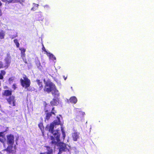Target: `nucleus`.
<instances>
[{"mask_svg":"<svg viewBox=\"0 0 154 154\" xmlns=\"http://www.w3.org/2000/svg\"><path fill=\"white\" fill-rule=\"evenodd\" d=\"M60 117L57 116V119L55 120L50 125H48L45 128V130L52 134V135L51 136V143L54 147H57L59 149V152L58 154H60L63 151H69L70 149V147L68 145L60 142L59 139L60 134L58 131H53L54 127L56 128L57 125H61L60 121Z\"/></svg>","mask_w":154,"mask_h":154,"instance_id":"nucleus-1","label":"nucleus"},{"mask_svg":"<svg viewBox=\"0 0 154 154\" xmlns=\"http://www.w3.org/2000/svg\"><path fill=\"white\" fill-rule=\"evenodd\" d=\"M44 82L45 84L44 91L48 93L51 92L53 96L56 97L59 96L60 93L59 91L56 89L55 85L50 81H46L44 79Z\"/></svg>","mask_w":154,"mask_h":154,"instance_id":"nucleus-2","label":"nucleus"},{"mask_svg":"<svg viewBox=\"0 0 154 154\" xmlns=\"http://www.w3.org/2000/svg\"><path fill=\"white\" fill-rule=\"evenodd\" d=\"M23 79H21L20 80L21 85L23 88L29 91L28 88L30 85V80L26 76L23 77Z\"/></svg>","mask_w":154,"mask_h":154,"instance_id":"nucleus-3","label":"nucleus"},{"mask_svg":"<svg viewBox=\"0 0 154 154\" xmlns=\"http://www.w3.org/2000/svg\"><path fill=\"white\" fill-rule=\"evenodd\" d=\"M74 112L76 113L75 120L77 121H79L82 120L83 116L85 115L84 112L79 110L78 109L75 108L74 110Z\"/></svg>","mask_w":154,"mask_h":154,"instance_id":"nucleus-4","label":"nucleus"},{"mask_svg":"<svg viewBox=\"0 0 154 154\" xmlns=\"http://www.w3.org/2000/svg\"><path fill=\"white\" fill-rule=\"evenodd\" d=\"M5 67L6 68H8L11 62V57L9 53H8L7 56L4 60Z\"/></svg>","mask_w":154,"mask_h":154,"instance_id":"nucleus-5","label":"nucleus"},{"mask_svg":"<svg viewBox=\"0 0 154 154\" xmlns=\"http://www.w3.org/2000/svg\"><path fill=\"white\" fill-rule=\"evenodd\" d=\"M14 137L13 135L10 134L7 136V143L8 145H13L14 142Z\"/></svg>","mask_w":154,"mask_h":154,"instance_id":"nucleus-6","label":"nucleus"},{"mask_svg":"<svg viewBox=\"0 0 154 154\" xmlns=\"http://www.w3.org/2000/svg\"><path fill=\"white\" fill-rule=\"evenodd\" d=\"M54 97L52 101L50 102L52 106L57 105L59 104L58 97L59 96L56 97L54 96Z\"/></svg>","mask_w":154,"mask_h":154,"instance_id":"nucleus-7","label":"nucleus"},{"mask_svg":"<svg viewBox=\"0 0 154 154\" xmlns=\"http://www.w3.org/2000/svg\"><path fill=\"white\" fill-rule=\"evenodd\" d=\"M79 133L75 131L72 133V137L74 141H77L79 138Z\"/></svg>","mask_w":154,"mask_h":154,"instance_id":"nucleus-8","label":"nucleus"},{"mask_svg":"<svg viewBox=\"0 0 154 154\" xmlns=\"http://www.w3.org/2000/svg\"><path fill=\"white\" fill-rule=\"evenodd\" d=\"M56 113L55 111L54 110V108H53L52 109V112H51L47 113L46 114V120H48L49 119L50 117L52 116V115H55V113Z\"/></svg>","mask_w":154,"mask_h":154,"instance_id":"nucleus-9","label":"nucleus"},{"mask_svg":"<svg viewBox=\"0 0 154 154\" xmlns=\"http://www.w3.org/2000/svg\"><path fill=\"white\" fill-rule=\"evenodd\" d=\"M7 100L10 104L12 105V106H15V100H14V97L13 96L11 97L8 99H7Z\"/></svg>","mask_w":154,"mask_h":154,"instance_id":"nucleus-10","label":"nucleus"},{"mask_svg":"<svg viewBox=\"0 0 154 154\" xmlns=\"http://www.w3.org/2000/svg\"><path fill=\"white\" fill-rule=\"evenodd\" d=\"M9 146L8 147L7 149H5L4 150V151H6L8 153H12L13 152V145H8Z\"/></svg>","mask_w":154,"mask_h":154,"instance_id":"nucleus-11","label":"nucleus"},{"mask_svg":"<svg viewBox=\"0 0 154 154\" xmlns=\"http://www.w3.org/2000/svg\"><path fill=\"white\" fill-rule=\"evenodd\" d=\"M45 147L47 150V152H45L44 153H41L40 154H51L52 153V149L49 146H46Z\"/></svg>","mask_w":154,"mask_h":154,"instance_id":"nucleus-12","label":"nucleus"},{"mask_svg":"<svg viewBox=\"0 0 154 154\" xmlns=\"http://www.w3.org/2000/svg\"><path fill=\"white\" fill-rule=\"evenodd\" d=\"M19 50L21 51V55L22 58L23 60L25 57L26 49L24 48H20Z\"/></svg>","mask_w":154,"mask_h":154,"instance_id":"nucleus-13","label":"nucleus"},{"mask_svg":"<svg viewBox=\"0 0 154 154\" xmlns=\"http://www.w3.org/2000/svg\"><path fill=\"white\" fill-rule=\"evenodd\" d=\"M46 54L49 57L50 59L51 60H56V57L53 54L50 52H47Z\"/></svg>","mask_w":154,"mask_h":154,"instance_id":"nucleus-14","label":"nucleus"},{"mask_svg":"<svg viewBox=\"0 0 154 154\" xmlns=\"http://www.w3.org/2000/svg\"><path fill=\"white\" fill-rule=\"evenodd\" d=\"M5 32L2 30H0V39H3L5 35Z\"/></svg>","mask_w":154,"mask_h":154,"instance_id":"nucleus-15","label":"nucleus"},{"mask_svg":"<svg viewBox=\"0 0 154 154\" xmlns=\"http://www.w3.org/2000/svg\"><path fill=\"white\" fill-rule=\"evenodd\" d=\"M69 101L71 103L75 104L77 101V99L76 97L73 96L70 98Z\"/></svg>","mask_w":154,"mask_h":154,"instance_id":"nucleus-16","label":"nucleus"},{"mask_svg":"<svg viewBox=\"0 0 154 154\" xmlns=\"http://www.w3.org/2000/svg\"><path fill=\"white\" fill-rule=\"evenodd\" d=\"M35 63L38 68L40 69H41V66L39 61L38 58H36L35 59Z\"/></svg>","mask_w":154,"mask_h":154,"instance_id":"nucleus-17","label":"nucleus"},{"mask_svg":"<svg viewBox=\"0 0 154 154\" xmlns=\"http://www.w3.org/2000/svg\"><path fill=\"white\" fill-rule=\"evenodd\" d=\"M36 82L39 86L40 90H41L43 88V83L40 80H37Z\"/></svg>","mask_w":154,"mask_h":154,"instance_id":"nucleus-18","label":"nucleus"},{"mask_svg":"<svg viewBox=\"0 0 154 154\" xmlns=\"http://www.w3.org/2000/svg\"><path fill=\"white\" fill-rule=\"evenodd\" d=\"M11 94V91L9 90H5L4 93V95L6 96H9Z\"/></svg>","mask_w":154,"mask_h":154,"instance_id":"nucleus-19","label":"nucleus"},{"mask_svg":"<svg viewBox=\"0 0 154 154\" xmlns=\"http://www.w3.org/2000/svg\"><path fill=\"white\" fill-rule=\"evenodd\" d=\"M61 128L63 137V139L64 140L66 137L65 131L63 129L61 125Z\"/></svg>","mask_w":154,"mask_h":154,"instance_id":"nucleus-20","label":"nucleus"},{"mask_svg":"<svg viewBox=\"0 0 154 154\" xmlns=\"http://www.w3.org/2000/svg\"><path fill=\"white\" fill-rule=\"evenodd\" d=\"M13 3H17L19 2L20 4H22L24 2V0H12Z\"/></svg>","mask_w":154,"mask_h":154,"instance_id":"nucleus-21","label":"nucleus"},{"mask_svg":"<svg viewBox=\"0 0 154 154\" xmlns=\"http://www.w3.org/2000/svg\"><path fill=\"white\" fill-rule=\"evenodd\" d=\"M14 43H15L16 47L17 48H19V47L20 44L18 42V40L17 39H15L14 40Z\"/></svg>","mask_w":154,"mask_h":154,"instance_id":"nucleus-22","label":"nucleus"},{"mask_svg":"<svg viewBox=\"0 0 154 154\" xmlns=\"http://www.w3.org/2000/svg\"><path fill=\"white\" fill-rule=\"evenodd\" d=\"M39 15L40 17L38 19V20H42L43 18L42 17V14L41 12H39L38 13L37 15Z\"/></svg>","mask_w":154,"mask_h":154,"instance_id":"nucleus-23","label":"nucleus"},{"mask_svg":"<svg viewBox=\"0 0 154 154\" xmlns=\"http://www.w3.org/2000/svg\"><path fill=\"white\" fill-rule=\"evenodd\" d=\"M5 67L6 68V67H5V64L4 65L2 62L0 61V69Z\"/></svg>","mask_w":154,"mask_h":154,"instance_id":"nucleus-24","label":"nucleus"},{"mask_svg":"<svg viewBox=\"0 0 154 154\" xmlns=\"http://www.w3.org/2000/svg\"><path fill=\"white\" fill-rule=\"evenodd\" d=\"M38 127L42 131V132L43 130L44 129V128L43 127V126L42 124V123L39 124L38 125Z\"/></svg>","mask_w":154,"mask_h":154,"instance_id":"nucleus-25","label":"nucleus"},{"mask_svg":"<svg viewBox=\"0 0 154 154\" xmlns=\"http://www.w3.org/2000/svg\"><path fill=\"white\" fill-rule=\"evenodd\" d=\"M5 140V137H0V141L2 143H4Z\"/></svg>","mask_w":154,"mask_h":154,"instance_id":"nucleus-26","label":"nucleus"},{"mask_svg":"<svg viewBox=\"0 0 154 154\" xmlns=\"http://www.w3.org/2000/svg\"><path fill=\"white\" fill-rule=\"evenodd\" d=\"M0 137H5V134H4V132H0Z\"/></svg>","mask_w":154,"mask_h":154,"instance_id":"nucleus-27","label":"nucleus"},{"mask_svg":"<svg viewBox=\"0 0 154 154\" xmlns=\"http://www.w3.org/2000/svg\"><path fill=\"white\" fill-rule=\"evenodd\" d=\"M6 73L5 72L4 70H2L0 74L3 76Z\"/></svg>","mask_w":154,"mask_h":154,"instance_id":"nucleus-28","label":"nucleus"},{"mask_svg":"<svg viewBox=\"0 0 154 154\" xmlns=\"http://www.w3.org/2000/svg\"><path fill=\"white\" fill-rule=\"evenodd\" d=\"M45 8L46 9H49L50 8V6L48 5H46L44 6Z\"/></svg>","mask_w":154,"mask_h":154,"instance_id":"nucleus-29","label":"nucleus"},{"mask_svg":"<svg viewBox=\"0 0 154 154\" xmlns=\"http://www.w3.org/2000/svg\"><path fill=\"white\" fill-rule=\"evenodd\" d=\"M42 50L43 51H44L45 52V53H46V54H47V52H48V51H47L45 49V47L43 45V47L42 48Z\"/></svg>","mask_w":154,"mask_h":154,"instance_id":"nucleus-30","label":"nucleus"},{"mask_svg":"<svg viewBox=\"0 0 154 154\" xmlns=\"http://www.w3.org/2000/svg\"><path fill=\"white\" fill-rule=\"evenodd\" d=\"M34 7H35V8H36L37 9V8H38V4H34Z\"/></svg>","mask_w":154,"mask_h":154,"instance_id":"nucleus-31","label":"nucleus"},{"mask_svg":"<svg viewBox=\"0 0 154 154\" xmlns=\"http://www.w3.org/2000/svg\"><path fill=\"white\" fill-rule=\"evenodd\" d=\"M37 9V8H35L34 7L31 9V10L33 11H35Z\"/></svg>","mask_w":154,"mask_h":154,"instance_id":"nucleus-32","label":"nucleus"},{"mask_svg":"<svg viewBox=\"0 0 154 154\" xmlns=\"http://www.w3.org/2000/svg\"><path fill=\"white\" fill-rule=\"evenodd\" d=\"M14 79L12 77V78H10L9 79V81L10 82V83L11 82V81H12L13 79Z\"/></svg>","mask_w":154,"mask_h":154,"instance_id":"nucleus-33","label":"nucleus"},{"mask_svg":"<svg viewBox=\"0 0 154 154\" xmlns=\"http://www.w3.org/2000/svg\"><path fill=\"white\" fill-rule=\"evenodd\" d=\"M16 85L14 84L13 85L12 88H14V89H15L16 88Z\"/></svg>","mask_w":154,"mask_h":154,"instance_id":"nucleus-34","label":"nucleus"},{"mask_svg":"<svg viewBox=\"0 0 154 154\" xmlns=\"http://www.w3.org/2000/svg\"><path fill=\"white\" fill-rule=\"evenodd\" d=\"M3 78V76L0 73V79H2Z\"/></svg>","mask_w":154,"mask_h":154,"instance_id":"nucleus-35","label":"nucleus"},{"mask_svg":"<svg viewBox=\"0 0 154 154\" xmlns=\"http://www.w3.org/2000/svg\"><path fill=\"white\" fill-rule=\"evenodd\" d=\"M8 2L9 3H13L12 0H9Z\"/></svg>","mask_w":154,"mask_h":154,"instance_id":"nucleus-36","label":"nucleus"},{"mask_svg":"<svg viewBox=\"0 0 154 154\" xmlns=\"http://www.w3.org/2000/svg\"><path fill=\"white\" fill-rule=\"evenodd\" d=\"M63 78H64L65 80H66L67 78V77H65L64 75L63 76Z\"/></svg>","mask_w":154,"mask_h":154,"instance_id":"nucleus-37","label":"nucleus"},{"mask_svg":"<svg viewBox=\"0 0 154 154\" xmlns=\"http://www.w3.org/2000/svg\"><path fill=\"white\" fill-rule=\"evenodd\" d=\"M2 5V3L0 1V6H1Z\"/></svg>","mask_w":154,"mask_h":154,"instance_id":"nucleus-38","label":"nucleus"},{"mask_svg":"<svg viewBox=\"0 0 154 154\" xmlns=\"http://www.w3.org/2000/svg\"><path fill=\"white\" fill-rule=\"evenodd\" d=\"M6 1V0H2V1L3 2H5Z\"/></svg>","mask_w":154,"mask_h":154,"instance_id":"nucleus-39","label":"nucleus"}]
</instances>
